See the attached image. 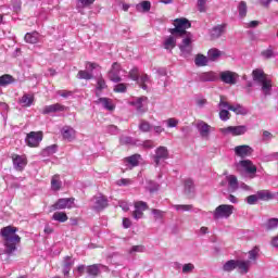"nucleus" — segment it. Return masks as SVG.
Here are the masks:
<instances>
[{"label": "nucleus", "instance_id": "nucleus-22", "mask_svg": "<svg viewBox=\"0 0 278 278\" xmlns=\"http://www.w3.org/2000/svg\"><path fill=\"white\" fill-rule=\"evenodd\" d=\"M227 29V24H219L217 26H214L211 29V38L213 40H216L217 38H220L223 34H225V30Z\"/></svg>", "mask_w": 278, "mask_h": 278}, {"label": "nucleus", "instance_id": "nucleus-37", "mask_svg": "<svg viewBox=\"0 0 278 278\" xmlns=\"http://www.w3.org/2000/svg\"><path fill=\"white\" fill-rule=\"evenodd\" d=\"M25 41L29 45H36L40 40V35L37 31L27 33L24 37Z\"/></svg>", "mask_w": 278, "mask_h": 278}, {"label": "nucleus", "instance_id": "nucleus-60", "mask_svg": "<svg viewBox=\"0 0 278 278\" xmlns=\"http://www.w3.org/2000/svg\"><path fill=\"white\" fill-rule=\"evenodd\" d=\"M278 227V219L277 218H270L268 219L266 224V229L271 230Z\"/></svg>", "mask_w": 278, "mask_h": 278}, {"label": "nucleus", "instance_id": "nucleus-18", "mask_svg": "<svg viewBox=\"0 0 278 278\" xmlns=\"http://www.w3.org/2000/svg\"><path fill=\"white\" fill-rule=\"evenodd\" d=\"M109 79H111V81H114L115 84H118L119 81H122L121 64H118L117 62L112 64V68L109 72Z\"/></svg>", "mask_w": 278, "mask_h": 278}, {"label": "nucleus", "instance_id": "nucleus-15", "mask_svg": "<svg viewBox=\"0 0 278 278\" xmlns=\"http://www.w3.org/2000/svg\"><path fill=\"white\" fill-rule=\"evenodd\" d=\"M218 108H227L230 112H235V114H245L247 110L243 109L240 104L230 105L229 102L225 101V97L220 96Z\"/></svg>", "mask_w": 278, "mask_h": 278}, {"label": "nucleus", "instance_id": "nucleus-21", "mask_svg": "<svg viewBox=\"0 0 278 278\" xmlns=\"http://www.w3.org/2000/svg\"><path fill=\"white\" fill-rule=\"evenodd\" d=\"M240 166L248 173V175H255L257 173V167L253 164L251 160L240 161Z\"/></svg>", "mask_w": 278, "mask_h": 278}, {"label": "nucleus", "instance_id": "nucleus-59", "mask_svg": "<svg viewBox=\"0 0 278 278\" xmlns=\"http://www.w3.org/2000/svg\"><path fill=\"white\" fill-rule=\"evenodd\" d=\"M138 142H139L138 140H134V138L131 137L125 136L121 138L122 144H138Z\"/></svg>", "mask_w": 278, "mask_h": 278}, {"label": "nucleus", "instance_id": "nucleus-51", "mask_svg": "<svg viewBox=\"0 0 278 278\" xmlns=\"http://www.w3.org/2000/svg\"><path fill=\"white\" fill-rule=\"evenodd\" d=\"M197 8L201 13L207 12V0H197Z\"/></svg>", "mask_w": 278, "mask_h": 278}, {"label": "nucleus", "instance_id": "nucleus-12", "mask_svg": "<svg viewBox=\"0 0 278 278\" xmlns=\"http://www.w3.org/2000/svg\"><path fill=\"white\" fill-rule=\"evenodd\" d=\"M148 101H149V98L139 97V98H135L132 101H129V105H132V108H135L137 114H144V112H147Z\"/></svg>", "mask_w": 278, "mask_h": 278}, {"label": "nucleus", "instance_id": "nucleus-56", "mask_svg": "<svg viewBox=\"0 0 278 278\" xmlns=\"http://www.w3.org/2000/svg\"><path fill=\"white\" fill-rule=\"evenodd\" d=\"M194 270V264L192 263H187L182 265V274L184 275H190V273H193Z\"/></svg>", "mask_w": 278, "mask_h": 278}, {"label": "nucleus", "instance_id": "nucleus-19", "mask_svg": "<svg viewBox=\"0 0 278 278\" xmlns=\"http://www.w3.org/2000/svg\"><path fill=\"white\" fill-rule=\"evenodd\" d=\"M12 160L15 170H23L27 166V157L23 155L15 154L12 156Z\"/></svg>", "mask_w": 278, "mask_h": 278}, {"label": "nucleus", "instance_id": "nucleus-32", "mask_svg": "<svg viewBox=\"0 0 278 278\" xmlns=\"http://www.w3.org/2000/svg\"><path fill=\"white\" fill-rule=\"evenodd\" d=\"M237 268L242 275H247L251 268V261H237Z\"/></svg>", "mask_w": 278, "mask_h": 278}, {"label": "nucleus", "instance_id": "nucleus-43", "mask_svg": "<svg viewBox=\"0 0 278 278\" xmlns=\"http://www.w3.org/2000/svg\"><path fill=\"white\" fill-rule=\"evenodd\" d=\"M51 188L54 192H58L60 188H62V180H60V176L54 175L51 179Z\"/></svg>", "mask_w": 278, "mask_h": 278}, {"label": "nucleus", "instance_id": "nucleus-17", "mask_svg": "<svg viewBox=\"0 0 278 278\" xmlns=\"http://www.w3.org/2000/svg\"><path fill=\"white\" fill-rule=\"evenodd\" d=\"M233 151L238 157H249V156L253 155V148H251V146H247V144L237 146V147H235Z\"/></svg>", "mask_w": 278, "mask_h": 278}, {"label": "nucleus", "instance_id": "nucleus-35", "mask_svg": "<svg viewBox=\"0 0 278 278\" xmlns=\"http://www.w3.org/2000/svg\"><path fill=\"white\" fill-rule=\"evenodd\" d=\"M201 81H217L218 76L215 72H205L200 75Z\"/></svg>", "mask_w": 278, "mask_h": 278}, {"label": "nucleus", "instance_id": "nucleus-24", "mask_svg": "<svg viewBox=\"0 0 278 278\" xmlns=\"http://www.w3.org/2000/svg\"><path fill=\"white\" fill-rule=\"evenodd\" d=\"M64 110H66V106L60 103H55L51 105H46L43 108L42 114H53V112H64Z\"/></svg>", "mask_w": 278, "mask_h": 278}, {"label": "nucleus", "instance_id": "nucleus-27", "mask_svg": "<svg viewBox=\"0 0 278 278\" xmlns=\"http://www.w3.org/2000/svg\"><path fill=\"white\" fill-rule=\"evenodd\" d=\"M163 47L166 51H173L175 47H177V38H175V35L165 38Z\"/></svg>", "mask_w": 278, "mask_h": 278}, {"label": "nucleus", "instance_id": "nucleus-61", "mask_svg": "<svg viewBox=\"0 0 278 278\" xmlns=\"http://www.w3.org/2000/svg\"><path fill=\"white\" fill-rule=\"evenodd\" d=\"M166 125L167 127L170 129L173 127H177V125H179V119L175 118V117H170L168 119H166Z\"/></svg>", "mask_w": 278, "mask_h": 278}, {"label": "nucleus", "instance_id": "nucleus-6", "mask_svg": "<svg viewBox=\"0 0 278 278\" xmlns=\"http://www.w3.org/2000/svg\"><path fill=\"white\" fill-rule=\"evenodd\" d=\"M181 58H190L192 55V35L188 34L178 46Z\"/></svg>", "mask_w": 278, "mask_h": 278}, {"label": "nucleus", "instance_id": "nucleus-38", "mask_svg": "<svg viewBox=\"0 0 278 278\" xmlns=\"http://www.w3.org/2000/svg\"><path fill=\"white\" fill-rule=\"evenodd\" d=\"M20 103L23 108H31V105L34 104V96L27 93L24 94L20 99Z\"/></svg>", "mask_w": 278, "mask_h": 278}, {"label": "nucleus", "instance_id": "nucleus-40", "mask_svg": "<svg viewBox=\"0 0 278 278\" xmlns=\"http://www.w3.org/2000/svg\"><path fill=\"white\" fill-rule=\"evenodd\" d=\"M236 268H238V261L235 260L227 261L223 266V270L226 273H231V270H236Z\"/></svg>", "mask_w": 278, "mask_h": 278}, {"label": "nucleus", "instance_id": "nucleus-20", "mask_svg": "<svg viewBox=\"0 0 278 278\" xmlns=\"http://www.w3.org/2000/svg\"><path fill=\"white\" fill-rule=\"evenodd\" d=\"M61 132L64 140H67V142H73V140L77 138V131H75V128L71 126L63 127Z\"/></svg>", "mask_w": 278, "mask_h": 278}, {"label": "nucleus", "instance_id": "nucleus-16", "mask_svg": "<svg viewBox=\"0 0 278 278\" xmlns=\"http://www.w3.org/2000/svg\"><path fill=\"white\" fill-rule=\"evenodd\" d=\"M147 210H149V205L147 204V202H135V211L132 212V217L135 218V220H140V218L144 216V212H147Z\"/></svg>", "mask_w": 278, "mask_h": 278}, {"label": "nucleus", "instance_id": "nucleus-54", "mask_svg": "<svg viewBox=\"0 0 278 278\" xmlns=\"http://www.w3.org/2000/svg\"><path fill=\"white\" fill-rule=\"evenodd\" d=\"M147 190H149L151 193L157 192L160 190V185H157L155 181L149 180Z\"/></svg>", "mask_w": 278, "mask_h": 278}, {"label": "nucleus", "instance_id": "nucleus-30", "mask_svg": "<svg viewBox=\"0 0 278 278\" xmlns=\"http://www.w3.org/2000/svg\"><path fill=\"white\" fill-rule=\"evenodd\" d=\"M185 194L187 197H194V181L190 178L185 180Z\"/></svg>", "mask_w": 278, "mask_h": 278}, {"label": "nucleus", "instance_id": "nucleus-4", "mask_svg": "<svg viewBox=\"0 0 278 278\" xmlns=\"http://www.w3.org/2000/svg\"><path fill=\"white\" fill-rule=\"evenodd\" d=\"M247 131H249V127L244 125L219 128V132H222L223 136H244Z\"/></svg>", "mask_w": 278, "mask_h": 278}, {"label": "nucleus", "instance_id": "nucleus-23", "mask_svg": "<svg viewBox=\"0 0 278 278\" xmlns=\"http://www.w3.org/2000/svg\"><path fill=\"white\" fill-rule=\"evenodd\" d=\"M96 103L97 105H102L109 112H113L116 109V105H114V102L110 98H99Z\"/></svg>", "mask_w": 278, "mask_h": 278}, {"label": "nucleus", "instance_id": "nucleus-50", "mask_svg": "<svg viewBox=\"0 0 278 278\" xmlns=\"http://www.w3.org/2000/svg\"><path fill=\"white\" fill-rule=\"evenodd\" d=\"M275 160H278V152L262 155V162H275Z\"/></svg>", "mask_w": 278, "mask_h": 278}, {"label": "nucleus", "instance_id": "nucleus-45", "mask_svg": "<svg viewBox=\"0 0 278 278\" xmlns=\"http://www.w3.org/2000/svg\"><path fill=\"white\" fill-rule=\"evenodd\" d=\"M219 118L220 121H223L224 123H227V121H229L231 118V113H229V109L227 108H219Z\"/></svg>", "mask_w": 278, "mask_h": 278}, {"label": "nucleus", "instance_id": "nucleus-5", "mask_svg": "<svg viewBox=\"0 0 278 278\" xmlns=\"http://www.w3.org/2000/svg\"><path fill=\"white\" fill-rule=\"evenodd\" d=\"M233 205L229 204H220L217 206L213 213V218L218 220V218H229L231 214H233Z\"/></svg>", "mask_w": 278, "mask_h": 278}, {"label": "nucleus", "instance_id": "nucleus-31", "mask_svg": "<svg viewBox=\"0 0 278 278\" xmlns=\"http://www.w3.org/2000/svg\"><path fill=\"white\" fill-rule=\"evenodd\" d=\"M252 77L254 81H257L258 84H262V81H265L266 74H264V70L256 68L252 72Z\"/></svg>", "mask_w": 278, "mask_h": 278}, {"label": "nucleus", "instance_id": "nucleus-39", "mask_svg": "<svg viewBox=\"0 0 278 278\" xmlns=\"http://www.w3.org/2000/svg\"><path fill=\"white\" fill-rule=\"evenodd\" d=\"M151 129H153V125H151V123H149L146 119H140L139 130H141L142 134H149V131H151Z\"/></svg>", "mask_w": 278, "mask_h": 278}, {"label": "nucleus", "instance_id": "nucleus-33", "mask_svg": "<svg viewBox=\"0 0 278 278\" xmlns=\"http://www.w3.org/2000/svg\"><path fill=\"white\" fill-rule=\"evenodd\" d=\"M256 197L258 198V201H270L275 199V195L270 193L268 190H261L256 192Z\"/></svg>", "mask_w": 278, "mask_h": 278}, {"label": "nucleus", "instance_id": "nucleus-8", "mask_svg": "<svg viewBox=\"0 0 278 278\" xmlns=\"http://www.w3.org/2000/svg\"><path fill=\"white\" fill-rule=\"evenodd\" d=\"M219 79L223 81V84L236 86L238 84V79H240V75H238L236 72L224 71L219 73Z\"/></svg>", "mask_w": 278, "mask_h": 278}, {"label": "nucleus", "instance_id": "nucleus-3", "mask_svg": "<svg viewBox=\"0 0 278 278\" xmlns=\"http://www.w3.org/2000/svg\"><path fill=\"white\" fill-rule=\"evenodd\" d=\"M105 268V266L101 265V264H93V265H79L77 267V273L79 275V277L84 276L85 273H87V275L89 277H99L101 269Z\"/></svg>", "mask_w": 278, "mask_h": 278}, {"label": "nucleus", "instance_id": "nucleus-13", "mask_svg": "<svg viewBox=\"0 0 278 278\" xmlns=\"http://www.w3.org/2000/svg\"><path fill=\"white\" fill-rule=\"evenodd\" d=\"M91 208L94 210L96 212H101V210H105L108 206V198L104 195H96L91 199Z\"/></svg>", "mask_w": 278, "mask_h": 278}, {"label": "nucleus", "instance_id": "nucleus-9", "mask_svg": "<svg viewBox=\"0 0 278 278\" xmlns=\"http://www.w3.org/2000/svg\"><path fill=\"white\" fill-rule=\"evenodd\" d=\"M168 148L164 146H160L155 149L154 154L152 155V160L155 164V166H160L162 162H166L168 160Z\"/></svg>", "mask_w": 278, "mask_h": 278}, {"label": "nucleus", "instance_id": "nucleus-44", "mask_svg": "<svg viewBox=\"0 0 278 278\" xmlns=\"http://www.w3.org/2000/svg\"><path fill=\"white\" fill-rule=\"evenodd\" d=\"M10 84H14V77L10 74H4L0 76V86H10Z\"/></svg>", "mask_w": 278, "mask_h": 278}, {"label": "nucleus", "instance_id": "nucleus-29", "mask_svg": "<svg viewBox=\"0 0 278 278\" xmlns=\"http://www.w3.org/2000/svg\"><path fill=\"white\" fill-rule=\"evenodd\" d=\"M262 92L265 97H270L273 92V81L268 78L263 80L262 83Z\"/></svg>", "mask_w": 278, "mask_h": 278}, {"label": "nucleus", "instance_id": "nucleus-10", "mask_svg": "<svg viewBox=\"0 0 278 278\" xmlns=\"http://www.w3.org/2000/svg\"><path fill=\"white\" fill-rule=\"evenodd\" d=\"M42 131H30L27 134L25 138V142L27 147L36 148L40 147V142H42Z\"/></svg>", "mask_w": 278, "mask_h": 278}, {"label": "nucleus", "instance_id": "nucleus-57", "mask_svg": "<svg viewBox=\"0 0 278 278\" xmlns=\"http://www.w3.org/2000/svg\"><path fill=\"white\" fill-rule=\"evenodd\" d=\"M58 151V146L56 144H52L50 147H47L42 153L43 155H53V153H56Z\"/></svg>", "mask_w": 278, "mask_h": 278}, {"label": "nucleus", "instance_id": "nucleus-7", "mask_svg": "<svg viewBox=\"0 0 278 278\" xmlns=\"http://www.w3.org/2000/svg\"><path fill=\"white\" fill-rule=\"evenodd\" d=\"M97 68H101L99 66V64L92 63V62H87L86 70L78 72V74H77L78 79H86V80L93 79L94 74H92V73H93V71H97Z\"/></svg>", "mask_w": 278, "mask_h": 278}, {"label": "nucleus", "instance_id": "nucleus-25", "mask_svg": "<svg viewBox=\"0 0 278 278\" xmlns=\"http://www.w3.org/2000/svg\"><path fill=\"white\" fill-rule=\"evenodd\" d=\"M140 160H142V155L140 154H132L126 159H124V162L128 164L129 168H136V166H139Z\"/></svg>", "mask_w": 278, "mask_h": 278}, {"label": "nucleus", "instance_id": "nucleus-34", "mask_svg": "<svg viewBox=\"0 0 278 278\" xmlns=\"http://www.w3.org/2000/svg\"><path fill=\"white\" fill-rule=\"evenodd\" d=\"M261 58L263 60H270L273 58H277V54L275 53V49L273 48V46H268L267 49L263 50L261 52Z\"/></svg>", "mask_w": 278, "mask_h": 278}, {"label": "nucleus", "instance_id": "nucleus-58", "mask_svg": "<svg viewBox=\"0 0 278 278\" xmlns=\"http://www.w3.org/2000/svg\"><path fill=\"white\" fill-rule=\"evenodd\" d=\"M260 253V248L255 247L251 251H249V260L255 262L257 260V255Z\"/></svg>", "mask_w": 278, "mask_h": 278}, {"label": "nucleus", "instance_id": "nucleus-52", "mask_svg": "<svg viewBox=\"0 0 278 278\" xmlns=\"http://www.w3.org/2000/svg\"><path fill=\"white\" fill-rule=\"evenodd\" d=\"M149 81H150L149 75L142 74V75L139 77V81H137V84H139V86H141V88H142L143 90H147L146 84H149Z\"/></svg>", "mask_w": 278, "mask_h": 278}, {"label": "nucleus", "instance_id": "nucleus-53", "mask_svg": "<svg viewBox=\"0 0 278 278\" xmlns=\"http://www.w3.org/2000/svg\"><path fill=\"white\" fill-rule=\"evenodd\" d=\"M174 208L177 212H191L192 204H176V205H174Z\"/></svg>", "mask_w": 278, "mask_h": 278}, {"label": "nucleus", "instance_id": "nucleus-49", "mask_svg": "<svg viewBox=\"0 0 278 278\" xmlns=\"http://www.w3.org/2000/svg\"><path fill=\"white\" fill-rule=\"evenodd\" d=\"M239 17L244 18L247 16L248 8L244 1H241L238 5Z\"/></svg>", "mask_w": 278, "mask_h": 278}, {"label": "nucleus", "instance_id": "nucleus-28", "mask_svg": "<svg viewBox=\"0 0 278 278\" xmlns=\"http://www.w3.org/2000/svg\"><path fill=\"white\" fill-rule=\"evenodd\" d=\"M226 181L228 182V190L229 192H236V190H238L239 186H238V177L233 176V175H228L226 177Z\"/></svg>", "mask_w": 278, "mask_h": 278}, {"label": "nucleus", "instance_id": "nucleus-41", "mask_svg": "<svg viewBox=\"0 0 278 278\" xmlns=\"http://www.w3.org/2000/svg\"><path fill=\"white\" fill-rule=\"evenodd\" d=\"M210 59L203 54H198L194 60L195 66H207Z\"/></svg>", "mask_w": 278, "mask_h": 278}, {"label": "nucleus", "instance_id": "nucleus-46", "mask_svg": "<svg viewBox=\"0 0 278 278\" xmlns=\"http://www.w3.org/2000/svg\"><path fill=\"white\" fill-rule=\"evenodd\" d=\"M135 146L142 147L143 149H153L155 147V142H153V140H146V141L138 140V142L135 143Z\"/></svg>", "mask_w": 278, "mask_h": 278}, {"label": "nucleus", "instance_id": "nucleus-63", "mask_svg": "<svg viewBox=\"0 0 278 278\" xmlns=\"http://www.w3.org/2000/svg\"><path fill=\"white\" fill-rule=\"evenodd\" d=\"M56 94H59V97H62L63 99H68V97H73V91L59 90L56 91Z\"/></svg>", "mask_w": 278, "mask_h": 278}, {"label": "nucleus", "instance_id": "nucleus-48", "mask_svg": "<svg viewBox=\"0 0 278 278\" xmlns=\"http://www.w3.org/2000/svg\"><path fill=\"white\" fill-rule=\"evenodd\" d=\"M128 77L129 79H132V81H140V71L138 70V67H134L132 70H130Z\"/></svg>", "mask_w": 278, "mask_h": 278}, {"label": "nucleus", "instance_id": "nucleus-62", "mask_svg": "<svg viewBox=\"0 0 278 278\" xmlns=\"http://www.w3.org/2000/svg\"><path fill=\"white\" fill-rule=\"evenodd\" d=\"M195 105H198V108H205V105H207V99L203 97H198L195 99Z\"/></svg>", "mask_w": 278, "mask_h": 278}, {"label": "nucleus", "instance_id": "nucleus-64", "mask_svg": "<svg viewBox=\"0 0 278 278\" xmlns=\"http://www.w3.org/2000/svg\"><path fill=\"white\" fill-rule=\"evenodd\" d=\"M131 185V179L129 178H122L119 180H116V186H129Z\"/></svg>", "mask_w": 278, "mask_h": 278}, {"label": "nucleus", "instance_id": "nucleus-42", "mask_svg": "<svg viewBox=\"0 0 278 278\" xmlns=\"http://www.w3.org/2000/svg\"><path fill=\"white\" fill-rule=\"evenodd\" d=\"M52 220H56L58 223H66L68 220V215L64 212H55L52 215Z\"/></svg>", "mask_w": 278, "mask_h": 278}, {"label": "nucleus", "instance_id": "nucleus-11", "mask_svg": "<svg viewBox=\"0 0 278 278\" xmlns=\"http://www.w3.org/2000/svg\"><path fill=\"white\" fill-rule=\"evenodd\" d=\"M195 128L203 140H210V134L214 131V127L201 119L195 123Z\"/></svg>", "mask_w": 278, "mask_h": 278}, {"label": "nucleus", "instance_id": "nucleus-14", "mask_svg": "<svg viewBox=\"0 0 278 278\" xmlns=\"http://www.w3.org/2000/svg\"><path fill=\"white\" fill-rule=\"evenodd\" d=\"M73 205H75V198H62L52 205V210H71Z\"/></svg>", "mask_w": 278, "mask_h": 278}, {"label": "nucleus", "instance_id": "nucleus-36", "mask_svg": "<svg viewBox=\"0 0 278 278\" xmlns=\"http://www.w3.org/2000/svg\"><path fill=\"white\" fill-rule=\"evenodd\" d=\"M220 55H223V52L216 48H212L207 52V58L210 62H216L218 58H220Z\"/></svg>", "mask_w": 278, "mask_h": 278}, {"label": "nucleus", "instance_id": "nucleus-26", "mask_svg": "<svg viewBox=\"0 0 278 278\" xmlns=\"http://www.w3.org/2000/svg\"><path fill=\"white\" fill-rule=\"evenodd\" d=\"M75 261L71 256H65L63 261V275L68 277L71 275V269L73 268Z\"/></svg>", "mask_w": 278, "mask_h": 278}, {"label": "nucleus", "instance_id": "nucleus-1", "mask_svg": "<svg viewBox=\"0 0 278 278\" xmlns=\"http://www.w3.org/2000/svg\"><path fill=\"white\" fill-rule=\"evenodd\" d=\"M18 228L14 226H7L1 229L0 236L4 242V253L12 255L16 251L17 244H21V237L16 235Z\"/></svg>", "mask_w": 278, "mask_h": 278}, {"label": "nucleus", "instance_id": "nucleus-55", "mask_svg": "<svg viewBox=\"0 0 278 278\" xmlns=\"http://www.w3.org/2000/svg\"><path fill=\"white\" fill-rule=\"evenodd\" d=\"M142 10L143 12H149L151 10V2L150 1H142L141 3L137 4V10Z\"/></svg>", "mask_w": 278, "mask_h": 278}, {"label": "nucleus", "instance_id": "nucleus-2", "mask_svg": "<svg viewBox=\"0 0 278 278\" xmlns=\"http://www.w3.org/2000/svg\"><path fill=\"white\" fill-rule=\"evenodd\" d=\"M174 26L175 28H169L168 30L172 36H186L188 34L186 29H190L191 24L187 18H177L174 22Z\"/></svg>", "mask_w": 278, "mask_h": 278}, {"label": "nucleus", "instance_id": "nucleus-47", "mask_svg": "<svg viewBox=\"0 0 278 278\" xmlns=\"http://www.w3.org/2000/svg\"><path fill=\"white\" fill-rule=\"evenodd\" d=\"M144 251H147V248H144V245H132L128 250V254L129 255H136V253H144Z\"/></svg>", "mask_w": 278, "mask_h": 278}]
</instances>
